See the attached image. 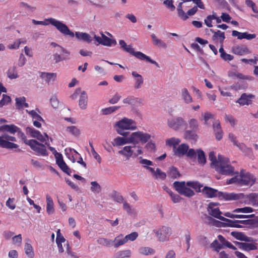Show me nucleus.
Returning <instances> with one entry per match:
<instances>
[{
	"instance_id": "bb28decb",
	"label": "nucleus",
	"mask_w": 258,
	"mask_h": 258,
	"mask_svg": "<svg viewBox=\"0 0 258 258\" xmlns=\"http://www.w3.org/2000/svg\"><path fill=\"white\" fill-rule=\"evenodd\" d=\"M46 203H47L46 212L49 215L52 214L54 212V207H53L54 204H53V202L52 199L48 195H46Z\"/></svg>"
},
{
	"instance_id": "a18cd8bd",
	"label": "nucleus",
	"mask_w": 258,
	"mask_h": 258,
	"mask_svg": "<svg viewBox=\"0 0 258 258\" xmlns=\"http://www.w3.org/2000/svg\"><path fill=\"white\" fill-rule=\"evenodd\" d=\"M111 197L116 202L118 203H123L124 202V199L123 197L116 191L114 190L111 196Z\"/></svg>"
},
{
	"instance_id": "6ab92c4d",
	"label": "nucleus",
	"mask_w": 258,
	"mask_h": 258,
	"mask_svg": "<svg viewBox=\"0 0 258 258\" xmlns=\"http://www.w3.org/2000/svg\"><path fill=\"white\" fill-rule=\"evenodd\" d=\"M26 133L27 135H30L31 137L36 138L37 140L40 141L42 142L45 141V139L44 136L41 134V133L35 130L34 128L31 127H27L26 128Z\"/></svg>"
},
{
	"instance_id": "c9c22d12",
	"label": "nucleus",
	"mask_w": 258,
	"mask_h": 258,
	"mask_svg": "<svg viewBox=\"0 0 258 258\" xmlns=\"http://www.w3.org/2000/svg\"><path fill=\"white\" fill-rule=\"evenodd\" d=\"M128 142L127 138H124L123 137H117L113 140L111 143L113 146H120L126 144H128Z\"/></svg>"
},
{
	"instance_id": "6e6d98bb",
	"label": "nucleus",
	"mask_w": 258,
	"mask_h": 258,
	"mask_svg": "<svg viewBox=\"0 0 258 258\" xmlns=\"http://www.w3.org/2000/svg\"><path fill=\"white\" fill-rule=\"evenodd\" d=\"M26 111L27 113H29V114L31 115L33 119H35V120H37L39 121H41L42 122L44 121L42 117L40 115H39L35 110H32L31 111H28V110H26Z\"/></svg>"
},
{
	"instance_id": "e2e57ef3",
	"label": "nucleus",
	"mask_w": 258,
	"mask_h": 258,
	"mask_svg": "<svg viewBox=\"0 0 258 258\" xmlns=\"http://www.w3.org/2000/svg\"><path fill=\"white\" fill-rule=\"evenodd\" d=\"M3 99L0 101V107L7 105L11 101V98L9 96L3 94Z\"/></svg>"
},
{
	"instance_id": "aec40b11",
	"label": "nucleus",
	"mask_w": 258,
	"mask_h": 258,
	"mask_svg": "<svg viewBox=\"0 0 258 258\" xmlns=\"http://www.w3.org/2000/svg\"><path fill=\"white\" fill-rule=\"evenodd\" d=\"M232 36L233 37H237V39L240 40L243 39L251 40L256 37V35L255 34H249L247 32H239L236 30H233L232 31Z\"/></svg>"
},
{
	"instance_id": "603ef678",
	"label": "nucleus",
	"mask_w": 258,
	"mask_h": 258,
	"mask_svg": "<svg viewBox=\"0 0 258 258\" xmlns=\"http://www.w3.org/2000/svg\"><path fill=\"white\" fill-rule=\"evenodd\" d=\"M53 60L55 63H58L60 61L66 60L68 58V56H66L65 55H61L57 52H55L53 54Z\"/></svg>"
},
{
	"instance_id": "37998d69",
	"label": "nucleus",
	"mask_w": 258,
	"mask_h": 258,
	"mask_svg": "<svg viewBox=\"0 0 258 258\" xmlns=\"http://www.w3.org/2000/svg\"><path fill=\"white\" fill-rule=\"evenodd\" d=\"M198 161L200 164H205L206 162L205 154L202 150H197Z\"/></svg>"
},
{
	"instance_id": "8fccbe9b",
	"label": "nucleus",
	"mask_w": 258,
	"mask_h": 258,
	"mask_svg": "<svg viewBox=\"0 0 258 258\" xmlns=\"http://www.w3.org/2000/svg\"><path fill=\"white\" fill-rule=\"evenodd\" d=\"M209 159L211 161V166L213 168L216 166L219 162V155L218 156V159L216 158L215 153L213 151L210 152L209 154Z\"/></svg>"
},
{
	"instance_id": "774afa93",
	"label": "nucleus",
	"mask_w": 258,
	"mask_h": 258,
	"mask_svg": "<svg viewBox=\"0 0 258 258\" xmlns=\"http://www.w3.org/2000/svg\"><path fill=\"white\" fill-rule=\"evenodd\" d=\"M202 116H203V119L205 121V124L206 125H210L208 122L209 119L213 118V115L210 112H207L205 113L202 114Z\"/></svg>"
},
{
	"instance_id": "39448f33",
	"label": "nucleus",
	"mask_w": 258,
	"mask_h": 258,
	"mask_svg": "<svg viewBox=\"0 0 258 258\" xmlns=\"http://www.w3.org/2000/svg\"><path fill=\"white\" fill-rule=\"evenodd\" d=\"M202 191L207 196V198L218 197L220 200L227 201L236 200L237 197L236 194L223 192L208 186H205Z\"/></svg>"
},
{
	"instance_id": "5701e85b",
	"label": "nucleus",
	"mask_w": 258,
	"mask_h": 258,
	"mask_svg": "<svg viewBox=\"0 0 258 258\" xmlns=\"http://www.w3.org/2000/svg\"><path fill=\"white\" fill-rule=\"evenodd\" d=\"M135 146H134L135 148ZM133 147L131 146H125L123 149L118 151L120 155H123L126 157L127 160H128L132 156L134 155V150L132 149Z\"/></svg>"
},
{
	"instance_id": "0eeeda50",
	"label": "nucleus",
	"mask_w": 258,
	"mask_h": 258,
	"mask_svg": "<svg viewBox=\"0 0 258 258\" xmlns=\"http://www.w3.org/2000/svg\"><path fill=\"white\" fill-rule=\"evenodd\" d=\"M175 154L178 157L182 156L184 155L189 158H196V153L194 149H189V147L186 144H182L180 145L174 151Z\"/></svg>"
},
{
	"instance_id": "cd10ccee",
	"label": "nucleus",
	"mask_w": 258,
	"mask_h": 258,
	"mask_svg": "<svg viewBox=\"0 0 258 258\" xmlns=\"http://www.w3.org/2000/svg\"><path fill=\"white\" fill-rule=\"evenodd\" d=\"M75 36L77 39L82 40L88 43H90L92 40L90 35L86 33L77 32L75 33Z\"/></svg>"
},
{
	"instance_id": "c03bdc74",
	"label": "nucleus",
	"mask_w": 258,
	"mask_h": 258,
	"mask_svg": "<svg viewBox=\"0 0 258 258\" xmlns=\"http://www.w3.org/2000/svg\"><path fill=\"white\" fill-rule=\"evenodd\" d=\"M5 132H7L12 134H14L18 131V127L14 124L4 125Z\"/></svg>"
},
{
	"instance_id": "c85d7f7f",
	"label": "nucleus",
	"mask_w": 258,
	"mask_h": 258,
	"mask_svg": "<svg viewBox=\"0 0 258 258\" xmlns=\"http://www.w3.org/2000/svg\"><path fill=\"white\" fill-rule=\"evenodd\" d=\"M56 75L55 73H41L40 77L43 79L45 82L48 84L52 81H54L55 80Z\"/></svg>"
},
{
	"instance_id": "c756f323",
	"label": "nucleus",
	"mask_w": 258,
	"mask_h": 258,
	"mask_svg": "<svg viewBox=\"0 0 258 258\" xmlns=\"http://www.w3.org/2000/svg\"><path fill=\"white\" fill-rule=\"evenodd\" d=\"M123 235L119 234L118 236L116 237L114 240H112L113 242V245L115 248H118L119 246H121L126 243V240L125 238H122Z\"/></svg>"
},
{
	"instance_id": "69168bd1",
	"label": "nucleus",
	"mask_w": 258,
	"mask_h": 258,
	"mask_svg": "<svg viewBox=\"0 0 258 258\" xmlns=\"http://www.w3.org/2000/svg\"><path fill=\"white\" fill-rule=\"evenodd\" d=\"M55 50L56 51L55 52H57L58 53H59L61 54V53H63V55H65L66 56H69L70 54V52L69 51L59 45L55 48Z\"/></svg>"
},
{
	"instance_id": "1a4fd4ad",
	"label": "nucleus",
	"mask_w": 258,
	"mask_h": 258,
	"mask_svg": "<svg viewBox=\"0 0 258 258\" xmlns=\"http://www.w3.org/2000/svg\"><path fill=\"white\" fill-rule=\"evenodd\" d=\"M240 185H253L255 181V178L249 172H247L245 170H240L239 175Z\"/></svg>"
},
{
	"instance_id": "58836bf2",
	"label": "nucleus",
	"mask_w": 258,
	"mask_h": 258,
	"mask_svg": "<svg viewBox=\"0 0 258 258\" xmlns=\"http://www.w3.org/2000/svg\"><path fill=\"white\" fill-rule=\"evenodd\" d=\"M17 68L16 66L10 67L7 72V76L11 80L17 79L19 77V75L17 72Z\"/></svg>"
},
{
	"instance_id": "4468645a",
	"label": "nucleus",
	"mask_w": 258,
	"mask_h": 258,
	"mask_svg": "<svg viewBox=\"0 0 258 258\" xmlns=\"http://www.w3.org/2000/svg\"><path fill=\"white\" fill-rule=\"evenodd\" d=\"M94 38L99 44L104 46H111L112 44L114 45L116 44V41L115 39H111L103 33H101V37L94 35Z\"/></svg>"
},
{
	"instance_id": "473e14b6",
	"label": "nucleus",
	"mask_w": 258,
	"mask_h": 258,
	"mask_svg": "<svg viewBox=\"0 0 258 258\" xmlns=\"http://www.w3.org/2000/svg\"><path fill=\"white\" fill-rule=\"evenodd\" d=\"M218 239L221 242V245L222 246V248L227 247L234 250L236 249V247L233 245L230 242L227 241L223 236L221 235H218Z\"/></svg>"
},
{
	"instance_id": "680f3d73",
	"label": "nucleus",
	"mask_w": 258,
	"mask_h": 258,
	"mask_svg": "<svg viewBox=\"0 0 258 258\" xmlns=\"http://www.w3.org/2000/svg\"><path fill=\"white\" fill-rule=\"evenodd\" d=\"M16 107L18 109H20L23 107V104L26 101L24 97L16 98Z\"/></svg>"
},
{
	"instance_id": "ea45409f",
	"label": "nucleus",
	"mask_w": 258,
	"mask_h": 258,
	"mask_svg": "<svg viewBox=\"0 0 258 258\" xmlns=\"http://www.w3.org/2000/svg\"><path fill=\"white\" fill-rule=\"evenodd\" d=\"M25 252L26 254L30 258H33L34 256V252L32 245L28 243H26L24 247Z\"/></svg>"
},
{
	"instance_id": "b1692460",
	"label": "nucleus",
	"mask_w": 258,
	"mask_h": 258,
	"mask_svg": "<svg viewBox=\"0 0 258 258\" xmlns=\"http://www.w3.org/2000/svg\"><path fill=\"white\" fill-rule=\"evenodd\" d=\"M236 244L240 249L245 251L255 250L257 249L256 244L254 243L237 242Z\"/></svg>"
},
{
	"instance_id": "9b49d317",
	"label": "nucleus",
	"mask_w": 258,
	"mask_h": 258,
	"mask_svg": "<svg viewBox=\"0 0 258 258\" xmlns=\"http://www.w3.org/2000/svg\"><path fill=\"white\" fill-rule=\"evenodd\" d=\"M168 126L174 131H178L186 124V121L181 117L169 118Z\"/></svg>"
},
{
	"instance_id": "de8ad7c7",
	"label": "nucleus",
	"mask_w": 258,
	"mask_h": 258,
	"mask_svg": "<svg viewBox=\"0 0 258 258\" xmlns=\"http://www.w3.org/2000/svg\"><path fill=\"white\" fill-rule=\"evenodd\" d=\"M167 176L166 173L162 171V170L157 168L156 169V172L154 176V178L157 179L164 180Z\"/></svg>"
},
{
	"instance_id": "13d9d810",
	"label": "nucleus",
	"mask_w": 258,
	"mask_h": 258,
	"mask_svg": "<svg viewBox=\"0 0 258 258\" xmlns=\"http://www.w3.org/2000/svg\"><path fill=\"white\" fill-rule=\"evenodd\" d=\"M189 126L191 130L197 131L199 129V123L198 121L192 118L189 120L188 122Z\"/></svg>"
},
{
	"instance_id": "052dcab7",
	"label": "nucleus",
	"mask_w": 258,
	"mask_h": 258,
	"mask_svg": "<svg viewBox=\"0 0 258 258\" xmlns=\"http://www.w3.org/2000/svg\"><path fill=\"white\" fill-rule=\"evenodd\" d=\"M67 131L75 136H78L80 134V131L75 126H71L67 128Z\"/></svg>"
},
{
	"instance_id": "7ed1b4c3",
	"label": "nucleus",
	"mask_w": 258,
	"mask_h": 258,
	"mask_svg": "<svg viewBox=\"0 0 258 258\" xmlns=\"http://www.w3.org/2000/svg\"><path fill=\"white\" fill-rule=\"evenodd\" d=\"M214 168L218 173L224 175L238 174V172H234V167L230 165L229 159L223 155H219L218 163Z\"/></svg>"
},
{
	"instance_id": "4d7b16f0",
	"label": "nucleus",
	"mask_w": 258,
	"mask_h": 258,
	"mask_svg": "<svg viewBox=\"0 0 258 258\" xmlns=\"http://www.w3.org/2000/svg\"><path fill=\"white\" fill-rule=\"evenodd\" d=\"M140 142L142 144L146 143L151 138V135L150 134L144 133L142 132H140Z\"/></svg>"
},
{
	"instance_id": "f8f14e48",
	"label": "nucleus",
	"mask_w": 258,
	"mask_h": 258,
	"mask_svg": "<svg viewBox=\"0 0 258 258\" xmlns=\"http://www.w3.org/2000/svg\"><path fill=\"white\" fill-rule=\"evenodd\" d=\"M28 145L32 150L40 155L42 156L48 155L45 146L35 140H30Z\"/></svg>"
},
{
	"instance_id": "5fc2aeb1",
	"label": "nucleus",
	"mask_w": 258,
	"mask_h": 258,
	"mask_svg": "<svg viewBox=\"0 0 258 258\" xmlns=\"http://www.w3.org/2000/svg\"><path fill=\"white\" fill-rule=\"evenodd\" d=\"M123 209L130 215H133L136 213L135 210L132 208L131 206L126 202L123 203Z\"/></svg>"
},
{
	"instance_id": "3c124183",
	"label": "nucleus",
	"mask_w": 258,
	"mask_h": 258,
	"mask_svg": "<svg viewBox=\"0 0 258 258\" xmlns=\"http://www.w3.org/2000/svg\"><path fill=\"white\" fill-rule=\"evenodd\" d=\"M91 190L92 192L95 193H99L101 190L100 185L96 181L91 182Z\"/></svg>"
},
{
	"instance_id": "864d4df0",
	"label": "nucleus",
	"mask_w": 258,
	"mask_h": 258,
	"mask_svg": "<svg viewBox=\"0 0 258 258\" xmlns=\"http://www.w3.org/2000/svg\"><path fill=\"white\" fill-rule=\"evenodd\" d=\"M180 142V140L178 139L171 138L166 140V143L168 146H173L174 149L176 148V145H178Z\"/></svg>"
},
{
	"instance_id": "4be33fe9",
	"label": "nucleus",
	"mask_w": 258,
	"mask_h": 258,
	"mask_svg": "<svg viewBox=\"0 0 258 258\" xmlns=\"http://www.w3.org/2000/svg\"><path fill=\"white\" fill-rule=\"evenodd\" d=\"M132 75L135 78L134 88L135 89H139L142 87L144 83V78L136 72H132Z\"/></svg>"
},
{
	"instance_id": "ddd939ff",
	"label": "nucleus",
	"mask_w": 258,
	"mask_h": 258,
	"mask_svg": "<svg viewBox=\"0 0 258 258\" xmlns=\"http://www.w3.org/2000/svg\"><path fill=\"white\" fill-rule=\"evenodd\" d=\"M207 211L210 215L224 221L223 224L227 226V223H229L230 219L221 216V214L222 212L219 210L218 208H211V207H208Z\"/></svg>"
},
{
	"instance_id": "393cba45",
	"label": "nucleus",
	"mask_w": 258,
	"mask_h": 258,
	"mask_svg": "<svg viewBox=\"0 0 258 258\" xmlns=\"http://www.w3.org/2000/svg\"><path fill=\"white\" fill-rule=\"evenodd\" d=\"M239 149L249 158L252 159L254 158L252 149L246 147L244 144L243 143L242 145H239Z\"/></svg>"
},
{
	"instance_id": "6e6552de",
	"label": "nucleus",
	"mask_w": 258,
	"mask_h": 258,
	"mask_svg": "<svg viewBox=\"0 0 258 258\" xmlns=\"http://www.w3.org/2000/svg\"><path fill=\"white\" fill-rule=\"evenodd\" d=\"M9 141L15 142L16 141V139L14 137L9 136L8 134H4L2 136L0 137V146L2 148L9 149L17 148L19 147L17 144Z\"/></svg>"
},
{
	"instance_id": "2eb2a0df",
	"label": "nucleus",
	"mask_w": 258,
	"mask_h": 258,
	"mask_svg": "<svg viewBox=\"0 0 258 258\" xmlns=\"http://www.w3.org/2000/svg\"><path fill=\"white\" fill-rule=\"evenodd\" d=\"M154 232L161 241H164L166 240L170 234V228L164 226L158 230H154Z\"/></svg>"
},
{
	"instance_id": "412c9836",
	"label": "nucleus",
	"mask_w": 258,
	"mask_h": 258,
	"mask_svg": "<svg viewBox=\"0 0 258 258\" xmlns=\"http://www.w3.org/2000/svg\"><path fill=\"white\" fill-rule=\"evenodd\" d=\"M133 55L140 60H146V61L149 62L156 65L158 68L160 67L158 63L156 61L152 60L149 56L146 55L140 51H135Z\"/></svg>"
},
{
	"instance_id": "f3484780",
	"label": "nucleus",
	"mask_w": 258,
	"mask_h": 258,
	"mask_svg": "<svg viewBox=\"0 0 258 258\" xmlns=\"http://www.w3.org/2000/svg\"><path fill=\"white\" fill-rule=\"evenodd\" d=\"M231 51L233 53L238 55H244L251 53L247 46L244 44L237 45L232 47Z\"/></svg>"
},
{
	"instance_id": "20e7f679",
	"label": "nucleus",
	"mask_w": 258,
	"mask_h": 258,
	"mask_svg": "<svg viewBox=\"0 0 258 258\" xmlns=\"http://www.w3.org/2000/svg\"><path fill=\"white\" fill-rule=\"evenodd\" d=\"M114 128L119 135L126 137L129 132H125V130H135L137 127L133 120L124 117L115 123Z\"/></svg>"
},
{
	"instance_id": "a878e982",
	"label": "nucleus",
	"mask_w": 258,
	"mask_h": 258,
	"mask_svg": "<svg viewBox=\"0 0 258 258\" xmlns=\"http://www.w3.org/2000/svg\"><path fill=\"white\" fill-rule=\"evenodd\" d=\"M87 95L85 91L81 92V96L79 99V105L82 109H85L87 105Z\"/></svg>"
},
{
	"instance_id": "423d86ee",
	"label": "nucleus",
	"mask_w": 258,
	"mask_h": 258,
	"mask_svg": "<svg viewBox=\"0 0 258 258\" xmlns=\"http://www.w3.org/2000/svg\"><path fill=\"white\" fill-rule=\"evenodd\" d=\"M252 216H249L246 218L247 220H231L229 221L227 223V226L232 227L241 228L242 226L240 224L245 225L247 228H254L258 226V216H255L254 214H251Z\"/></svg>"
},
{
	"instance_id": "72a5a7b5",
	"label": "nucleus",
	"mask_w": 258,
	"mask_h": 258,
	"mask_svg": "<svg viewBox=\"0 0 258 258\" xmlns=\"http://www.w3.org/2000/svg\"><path fill=\"white\" fill-rule=\"evenodd\" d=\"M140 131L133 133L130 137H127L128 143H133L135 145L138 144L140 142Z\"/></svg>"
},
{
	"instance_id": "0e129e2a",
	"label": "nucleus",
	"mask_w": 258,
	"mask_h": 258,
	"mask_svg": "<svg viewBox=\"0 0 258 258\" xmlns=\"http://www.w3.org/2000/svg\"><path fill=\"white\" fill-rule=\"evenodd\" d=\"M138 236V234L136 232H133L131 233V234H129L127 235H126L124 238L126 240V242L128 241H134Z\"/></svg>"
},
{
	"instance_id": "f03ea898",
	"label": "nucleus",
	"mask_w": 258,
	"mask_h": 258,
	"mask_svg": "<svg viewBox=\"0 0 258 258\" xmlns=\"http://www.w3.org/2000/svg\"><path fill=\"white\" fill-rule=\"evenodd\" d=\"M32 23L34 25H48L49 24H51L64 36H69L70 37H74V33L65 24L54 18L47 19L44 21H39L33 19L32 20Z\"/></svg>"
},
{
	"instance_id": "2f4dec72",
	"label": "nucleus",
	"mask_w": 258,
	"mask_h": 258,
	"mask_svg": "<svg viewBox=\"0 0 258 258\" xmlns=\"http://www.w3.org/2000/svg\"><path fill=\"white\" fill-rule=\"evenodd\" d=\"M132 252L130 249L120 250L116 252L114 255V258H130Z\"/></svg>"
},
{
	"instance_id": "7c9ffc66",
	"label": "nucleus",
	"mask_w": 258,
	"mask_h": 258,
	"mask_svg": "<svg viewBox=\"0 0 258 258\" xmlns=\"http://www.w3.org/2000/svg\"><path fill=\"white\" fill-rule=\"evenodd\" d=\"M181 97L184 103L189 104L192 102V98L186 88H183L181 91Z\"/></svg>"
},
{
	"instance_id": "09e8293b",
	"label": "nucleus",
	"mask_w": 258,
	"mask_h": 258,
	"mask_svg": "<svg viewBox=\"0 0 258 258\" xmlns=\"http://www.w3.org/2000/svg\"><path fill=\"white\" fill-rule=\"evenodd\" d=\"M120 108V106H111L101 109V112L104 115H108L115 111Z\"/></svg>"
},
{
	"instance_id": "9d476101",
	"label": "nucleus",
	"mask_w": 258,
	"mask_h": 258,
	"mask_svg": "<svg viewBox=\"0 0 258 258\" xmlns=\"http://www.w3.org/2000/svg\"><path fill=\"white\" fill-rule=\"evenodd\" d=\"M236 195L237 196L236 200L241 199V202L248 205H258V194L251 193L246 195L243 194H236Z\"/></svg>"
},
{
	"instance_id": "a211bd4d",
	"label": "nucleus",
	"mask_w": 258,
	"mask_h": 258,
	"mask_svg": "<svg viewBox=\"0 0 258 258\" xmlns=\"http://www.w3.org/2000/svg\"><path fill=\"white\" fill-rule=\"evenodd\" d=\"M254 95L252 94L243 93L236 102L239 103L241 106L249 105L252 103V99H254Z\"/></svg>"
},
{
	"instance_id": "338daca9",
	"label": "nucleus",
	"mask_w": 258,
	"mask_h": 258,
	"mask_svg": "<svg viewBox=\"0 0 258 258\" xmlns=\"http://www.w3.org/2000/svg\"><path fill=\"white\" fill-rule=\"evenodd\" d=\"M253 211L252 208L250 207H244L241 208H237L235 209L233 212L238 213V212H242L243 213H250Z\"/></svg>"
},
{
	"instance_id": "4c0bfd02",
	"label": "nucleus",
	"mask_w": 258,
	"mask_h": 258,
	"mask_svg": "<svg viewBox=\"0 0 258 258\" xmlns=\"http://www.w3.org/2000/svg\"><path fill=\"white\" fill-rule=\"evenodd\" d=\"M168 175L171 178L176 179L180 177L181 175L176 167L171 166L168 171Z\"/></svg>"
},
{
	"instance_id": "f704fd0d",
	"label": "nucleus",
	"mask_w": 258,
	"mask_h": 258,
	"mask_svg": "<svg viewBox=\"0 0 258 258\" xmlns=\"http://www.w3.org/2000/svg\"><path fill=\"white\" fill-rule=\"evenodd\" d=\"M151 37L152 38L153 43L154 45L157 46L159 47H162L163 48H166L167 45L162 40L158 39L157 36L154 34H152L151 35Z\"/></svg>"
},
{
	"instance_id": "bf43d9fd",
	"label": "nucleus",
	"mask_w": 258,
	"mask_h": 258,
	"mask_svg": "<svg viewBox=\"0 0 258 258\" xmlns=\"http://www.w3.org/2000/svg\"><path fill=\"white\" fill-rule=\"evenodd\" d=\"M22 237L21 234L14 236L12 238V243L13 244L20 246L22 244Z\"/></svg>"
},
{
	"instance_id": "49530a36",
	"label": "nucleus",
	"mask_w": 258,
	"mask_h": 258,
	"mask_svg": "<svg viewBox=\"0 0 258 258\" xmlns=\"http://www.w3.org/2000/svg\"><path fill=\"white\" fill-rule=\"evenodd\" d=\"M139 251L140 254L145 255L149 254H152L155 252V250L153 249L148 247H141L139 248Z\"/></svg>"
},
{
	"instance_id": "a19ab883",
	"label": "nucleus",
	"mask_w": 258,
	"mask_h": 258,
	"mask_svg": "<svg viewBox=\"0 0 258 258\" xmlns=\"http://www.w3.org/2000/svg\"><path fill=\"white\" fill-rule=\"evenodd\" d=\"M97 242L100 245L106 247H110L113 245L111 240L104 238H99L97 240Z\"/></svg>"
},
{
	"instance_id": "f257e3e1",
	"label": "nucleus",
	"mask_w": 258,
	"mask_h": 258,
	"mask_svg": "<svg viewBox=\"0 0 258 258\" xmlns=\"http://www.w3.org/2000/svg\"><path fill=\"white\" fill-rule=\"evenodd\" d=\"M173 186L176 191L181 195L186 197H191L195 195L194 191L186 186L191 187L197 192H201V188L203 186V184L197 181H174Z\"/></svg>"
},
{
	"instance_id": "e433bc0d",
	"label": "nucleus",
	"mask_w": 258,
	"mask_h": 258,
	"mask_svg": "<svg viewBox=\"0 0 258 258\" xmlns=\"http://www.w3.org/2000/svg\"><path fill=\"white\" fill-rule=\"evenodd\" d=\"M210 31L214 33V35L212 37L213 40H215L217 39L218 37H219L220 42L222 43L224 40L225 38L224 32H221L220 30H218L217 31H215L213 29H210Z\"/></svg>"
},
{
	"instance_id": "dca6fc26",
	"label": "nucleus",
	"mask_w": 258,
	"mask_h": 258,
	"mask_svg": "<svg viewBox=\"0 0 258 258\" xmlns=\"http://www.w3.org/2000/svg\"><path fill=\"white\" fill-rule=\"evenodd\" d=\"M56 162L59 167L69 175H71V169L69 166L66 164L63 160L62 156L60 153H57V155L55 156Z\"/></svg>"
},
{
	"instance_id": "79ce46f5",
	"label": "nucleus",
	"mask_w": 258,
	"mask_h": 258,
	"mask_svg": "<svg viewBox=\"0 0 258 258\" xmlns=\"http://www.w3.org/2000/svg\"><path fill=\"white\" fill-rule=\"evenodd\" d=\"M196 131L194 130H186L184 133L185 138L188 140H196L197 138V135L196 132Z\"/></svg>"
}]
</instances>
